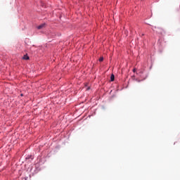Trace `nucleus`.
Segmentation results:
<instances>
[{"mask_svg":"<svg viewBox=\"0 0 180 180\" xmlns=\"http://www.w3.org/2000/svg\"><path fill=\"white\" fill-rule=\"evenodd\" d=\"M46 26V24H41L37 27L38 30H41V29H43Z\"/></svg>","mask_w":180,"mask_h":180,"instance_id":"1","label":"nucleus"},{"mask_svg":"<svg viewBox=\"0 0 180 180\" xmlns=\"http://www.w3.org/2000/svg\"><path fill=\"white\" fill-rule=\"evenodd\" d=\"M110 81L111 82L115 81V75H113V74L111 75V76H110Z\"/></svg>","mask_w":180,"mask_h":180,"instance_id":"2","label":"nucleus"},{"mask_svg":"<svg viewBox=\"0 0 180 180\" xmlns=\"http://www.w3.org/2000/svg\"><path fill=\"white\" fill-rule=\"evenodd\" d=\"M22 58L23 60H29V57L27 55H25Z\"/></svg>","mask_w":180,"mask_h":180,"instance_id":"3","label":"nucleus"},{"mask_svg":"<svg viewBox=\"0 0 180 180\" xmlns=\"http://www.w3.org/2000/svg\"><path fill=\"white\" fill-rule=\"evenodd\" d=\"M99 61H101V62L103 61V57L100 58Z\"/></svg>","mask_w":180,"mask_h":180,"instance_id":"4","label":"nucleus"},{"mask_svg":"<svg viewBox=\"0 0 180 180\" xmlns=\"http://www.w3.org/2000/svg\"><path fill=\"white\" fill-rule=\"evenodd\" d=\"M133 71H134V72H136V69H134V70H133Z\"/></svg>","mask_w":180,"mask_h":180,"instance_id":"5","label":"nucleus"},{"mask_svg":"<svg viewBox=\"0 0 180 180\" xmlns=\"http://www.w3.org/2000/svg\"><path fill=\"white\" fill-rule=\"evenodd\" d=\"M89 89V87L87 88V90Z\"/></svg>","mask_w":180,"mask_h":180,"instance_id":"6","label":"nucleus"}]
</instances>
